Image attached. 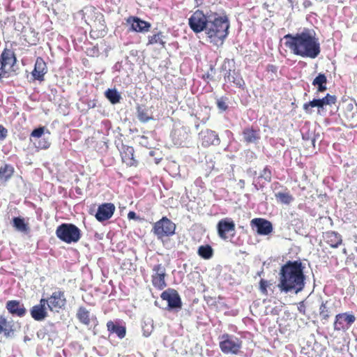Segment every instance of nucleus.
I'll use <instances>...</instances> for the list:
<instances>
[{
  "instance_id": "obj_15",
  "label": "nucleus",
  "mask_w": 357,
  "mask_h": 357,
  "mask_svg": "<svg viewBox=\"0 0 357 357\" xmlns=\"http://www.w3.org/2000/svg\"><path fill=\"white\" fill-rule=\"evenodd\" d=\"M6 308L13 317H24L27 313L24 303L19 300L8 301L6 303Z\"/></svg>"
},
{
  "instance_id": "obj_18",
  "label": "nucleus",
  "mask_w": 357,
  "mask_h": 357,
  "mask_svg": "<svg viewBox=\"0 0 357 357\" xmlns=\"http://www.w3.org/2000/svg\"><path fill=\"white\" fill-rule=\"evenodd\" d=\"M66 304V299L64 295V292L61 291H56L52 293L51 296L49 298V309L52 311L56 310L58 311L59 309L64 307Z\"/></svg>"
},
{
  "instance_id": "obj_13",
  "label": "nucleus",
  "mask_w": 357,
  "mask_h": 357,
  "mask_svg": "<svg viewBox=\"0 0 357 357\" xmlns=\"http://www.w3.org/2000/svg\"><path fill=\"white\" fill-rule=\"evenodd\" d=\"M217 232L221 239L227 240V233L235 231V223L230 218L220 220L216 225Z\"/></svg>"
},
{
  "instance_id": "obj_32",
  "label": "nucleus",
  "mask_w": 357,
  "mask_h": 357,
  "mask_svg": "<svg viewBox=\"0 0 357 357\" xmlns=\"http://www.w3.org/2000/svg\"><path fill=\"white\" fill-rule=\"evenodd\" d=\"M165 38V36L163 33L158 31L152 36H149L147 45L160 44L162 47H165L166 44V42L164 40Z\"/></svg>"
},
{
  "instance_id": "obj_38",
  "label": "nucleus",
  "mask_w": 357,
  "mask_h": 357,
  "mask_svg": "<svg viewBox=\"0 0 357 357\" xmlns=\"http://www.w3.org/2000/svg\"><path fill=\"white\" fill-rule=\"evenodd\" d=\"M153 330V321L151 318H147L142 323L143 335L149 337Z\"/></svg>"
},
{
  "instance_id": "obj_14",
  "label": "nucleus",
  "mask_w": 357,
  "mask_h": 357,
  "mask_svg": "<svg viewBox=\"0 0 357 357\" xmlns=\"http://www.w3.org/2000/svg\"><path fill=\"white\" fill-rule=\"evenodd\" d=\"M126 22L130 26L129 30L135 32L145 33L149 31L151 24L137 16H130Z\"/></svg>"
},
{
  "instance_id": "obj_62",
  "label": "nucleus",
  "mask_w": 357,
  "mask_h": 357,
  "mask_svg": "<svg viewBox=\"0 0 357 357\" xmlns=\"http://www.w3.org/2000/svg\"><path fill=\"white\" fill-rule=\"evenodd\" d=\"M51 91H52V93H56V89H51Z\"/></svg>"
},
{
  "instance_id": "obj_7",
  "label": "nucleus",
  "mask_w": 357,
  "mask_h": 357,
  "mask_svg": "<svg viewBox=\"0 0 357 357\" xmlns=\"http://www.w3.org/2000/svg\"><path fill=\"white\" fill-rule=\"evenodd\" d=\"M219 347L225 354H238L242 347V340L238 337L224 333L219 337Z\"/></svg>"
},
{
  "instance_id": "obj_19",
  "label": "nucleus",
  "mask_w": 357,
  "mask_h": 357,
  "mask_svg": "<svg viewBox=\"0 0 357 357\" xmlns=\"http://www.w3.org/2000/svg\"><path fill=\"white\" fill-rule=\"evenodd\" d=\"M3 334V336L6 340H12L15 336V329L14 325L7 321V319L0 314V335Z\"/></svg>"
},
{
  "instance_id": "obj_42",
  "label": "nucleus",
  "mask_w": 357,
  "mask_h": 357,
  "mask_svg": "<svg viewBox=\"0 0 357 357\" xmlns=\"http://www.w3.org/2000/svg\"><path fill=\"white\" fill-rule=\"evenodd\" d=\"M272 173L270 167L266 166L264 169L260 172L257 179H264L266 182L270 183L271 181Z\"/></svg>"
},
{
  "instance_id": "obj_33",
  "label": "nucleus",
  "mask_w": 357,
  "mask_h": 357,
  "mask_svg": "<svg viewBox=\"0 0 357 357\" xmlns=\"http://www.w3.org/2000/svg\"><path fill=\"white\" fill-rule=\"evenodd\" d=\"M137 119L142 123H147L153 119V116L149 114V110L146 108H143L140 105H137Z\"/></svg>"
},
{
  "instance_id": "obj_41",
  "label": "nucleus",
  "mask_w": 357,
  "mask_h": 357,
  "mask_svg": "<svg viewBox=\"0 0 357 357\" xmlns=\"http://www.w3.org/2000/svg\"><path fill=\"white\" fill-rule=\"evenodd\" d=\"M36 147L40 149H47L50 146L51 142L49 137H46L45 135L41 138L38 139V142H34Z\"/></svg>"
},
{
  "instance_id": "obj_37",
  "label": "nucleus",
  "mask_w": 357,
  "mask_h": 357,
  "mask_svg": "<svg viewBox=\"0 0 357 357\" xmlns=\"http://www.w3.org/2000/svg\"><path fill=\"white\" fill-rule=\"evenodd\" d=\"M50 135V132L48 130H46L44 126H38L34 128L31 132L30 139L32 141V138H35L36 139H38L45 135V134Z\"/></svg>"
},
{
  "instance_id": "obj_21",
  "label": "nucleus",
  "mask_w": 357,
  "mask_h": 357,
  "mask_svg": "<svg viewBox=\"0 0 357 357\" xmlns=\"http://www.w3.org/2000/svg\"><path fill=\"white\" fill-rule=\"evenodd\" d=\"M107 327L110 333L116 334L120 339H122L126 336V328L125 326L121 324L118 321H109L107 323Z\"/></svg>"
},
{
  "instance_id": "obj_59",
  "label": "nucleus",
  "mask_w": 357,
  "mask_h": 357,
  "mask_svg": "<svg viewBox=\"0 0 357 357\" xmlns=\"http://www.w3.org/2000/svg\"><path fill=\"white\" fill-rule=\"evenodd\" d=\"M96 106V104L94 102H89V107H94Z\"/></svg>"
},
{
  "instance_id": "obj_29",
  "label": "nucleus",
  "mask_w": 357,
  "mask_h": 357,
  "mask_svg": "<svg viewBox=\"0 0 357 357\" xmlns=\"http://www.w3.org/2000/svg\"><path fill=\"white\" fill-rule=\"evenodd\" d=\"M13 227L18 231L27 232L29 229L28 224L25 222L24 218L21 216L14 217L12 219Z\"/></svg>"
},
{
  "instance_id": "obj_24",
  "label": "nucleus",
  "mask_w": 357,
  "mask_h": 357,
  "mask_svg": "<svg viewBox=\"0 0 357 357\" xmlns=\"http://www.w3.org/2000/svg\"><path fill=\"white\" fill-rule=\"evenodd\" d=\"M325 238L327 243L333 248H338L342 243V236L334 231H327L325 234Z\"/></svg>"
},
{
  "instance_id": "obj_31",
  "label": "nucleus",
  "mask_w": 357,
  "mask_h": 357,
  "mask_svg": "<svg viewBox=\"0 0 357 357\" xmlns=\"http://www.w3.org/2000/svg\"><path fill=\"white\" fill-rule=\"evenodd\" d=\"M197 254L204 259H210L213 256V249L208 244L201 245L198 248Z\"/></svg>"
},
{
  "instance_id": "obj_36",
  "label": "nucleus",
  "mask_w": 357,
  "mask_h": 357,
  "mask_svg": "<svg viewBox=\"0 0 357 357\" xmlns=\"http://www.w3.org/2000/svg\"><path fill=\"white\" fill-rule=\"evenodd\" d=\"M77 319L80 322L85 325H89L90 318L89 312L84 307H80L77 313Z\"/></svg>"
},
{
  "instance_id": "obj_52",
  "label": "nucleus",
  "mask_w": 357,
  "mask_h": 357,
  "mask_svg": "<svg viewBox=\"0 0 357 357\" xmlns=\"http://www.w3.org/2000/svg\"><path fill=\"white\" fill-rule=\"evenodd\" d=\"M312 3L310 0H303V6L305 8L312 6Z\"/></svg>"
},
{
  "instance_id": "obj_53",
  "label": "nucleus",
  "mask_w": 357,
  "mask_h": 357,
  "mask_svg": "<svg viewBox=\"0 0 357 357\" xmlns=\"http://www.w3.org/2000/svg\"><path fill=\"white\" fill-rule=\"evenodd\" d=\"M91 52H92V54L91 55L92 56H94V55H98V53H99V50H98V48L96 46H94L92 49H91Z\"/></svg>"
},
{
  "instance_id": "obj_10",
  "label": "nucleus",
  "mask_w": 357,
  "mask_h": 357,
  "mask_svg": "<svg viewBox=\"0 0 357 357\" xmlns=\"http://www.w3.org/2000/svg\"><path fill=\"white\" fill-rule=\"evenodd\" d=\"M250 227L260 236H268L273 231L272 222L262 218H253L250 221Z\"/></svg>"
},
{
  "instance_id": "obj_50",
  "label": "nucleus",
  "mask_w": 357,
  "mask_h": 357,
  "mask_svg": "<svg viewBox=\"0 0 357 357\" xmlns=\"http://www.w3.org/2000/svg\"><path fill=\"white\" fill-rule=\"evenodd\" d=\"M128 218L129 220H138L139 217L135 211H130L128 213Z\"/></svg>"
},
{
  "instance_id": "obj_45",
  "label": "nucleus",
  "mask_w": 357,
  "mask_h": 357,
  "mask_svg": "<svg viewBox=\"0 0 357 357\" xmlns=\"http://www.w3.org/2000/svg\"><path fill=\"white\" fill-rule=\"evenodd\" d=\"M153 275H166V269L161 264L155 265L153 267Z\"/></svg>"
},
{
  "instance_id": "obj_8",
  "label": "nucleus",
  "mask_w": 357,
  "mask_h": 357,
  "mask_svg": "<svg viewBox=\"0 0 357 357\" xmlns=\"http://www.w3.org/2000/svg\"><path fill=\"white\" fill-rule=\"evenodd\" d=\"M160 297L162 300L167 302V309L169 311L174 310L178 312L181 309V298L176 290L169 288L161 294Z\"/></svg>"
},
{
  "instance_id": "obj_2",
  "label": "nucleus",
  "mask_w": 357,
  "mask_h": 357,
  "mask_svg": "<svg viewBox=\"0 0 357 357\" xmlns=\"http://www.w3.org/2000/svg\"><path fill=\"white\" fill-rule=\"evenodd\" d=\"M305 265L301 260L287 261L279 272L278 288L281 292H301L305 286L306 275L304 273Z\"/></svg>"
},
{
  "instance_id": "obj_12",
  "label": "nucleus",
  "mask_w": 357,
  "mask_h": 357,
  "mask_svg": "<svg viewBox=\"0 0 357 357\" xmlns=\"http://www.w3.org/2000/svg\"><path fill=\"white\" fill-rule=\"evenodd\" d=\"M199 139L204 147H209L210 146H218L220 139L218 133L210 129H205L199 133Z\"/></svg>"
},
{
  "instance_id": "obj_61",
  "label": "nucleus",
  "mask_w": 357,
  "mask_h": 357,
  "mask_svg": "<svg viewBox=\"0 0 357 357\" xmlns=\"http://www.w3.org/2000/svg\"><path fill=\"white\" fill-rule=\"evenodd\" d=\"M320 137V134L319 132L316 133V140Z\"/></svg>"
},
{
  "instance_id": "obj_35",
  "label": "nucleus",
  "mask_w": 357,
  "mask_h": 357,
  "mask_svg": "<svg viewBox=\"0 0 357 357\" xmlns=\"http://www.w3.org/2000/svg\"><path fill=\"white\" fill-rule=\"evenodd\" d=\"M166 275H153L152 284L158 289L162 290L167 287L165 278Z\"/></svg>"
},
{
  "instance_id": "obj_5",
  "label": "nucleus",
  "mask_w": 357,
  "mask_h": 357,
  "mask_svg": "<svg viewBox=\"0 0 357 357\" xmlns=\"http://www.w3.org/2000/svg\"><path fill=\"white\" fill-rule=\"evenodd\" d=\"M56 236L61 241L66 243H75L79 241L82 231L73 223H62L56 229Z\"/></svg>"
},
{
  "instance_id": "obj_23",
  "label": "nucleus",
  "mask_w": 357,
  "mask_h": 357,
  "mask_svg": "<svg viewBox=\"0 0 357 357\" xmlns=\"http://www.w3.org/2000/svg\"><path fill=\"white\" fill-rule=\"evenodd\" d=\"M121 157L123 162L129 166H136L137 161L134 159V149L132 146H123Z\"/></svg>"
},
{
  "instance_id": "obj_9",
  "label": "nucleus",
  "mask_w": 357,
  "mask_h": 357,
  "mask_svg": "<svg viewBox=\"0 0 357 357\" xmlns=\"http://www.w3.org/2000/svg\"><path fill=\"white\" fill-rule=\"evenodd\" d=\"M337 97L334 95L327 93L322 98H314L312 100L305 102L303 106V110L307 114L312 113V107H317L319 109H323L326 105H331L336 102Z\"/></svg>"
},
{
  "instance_id": "obj_64",
  "label": "nucleus",
  "mask_w": 357,
  "mask_h": 357,
  "mask_svg": "<svg viewBox=\"0 0 357 357\" xmlns=\"http://www.w3.org/2000/svg\"><path fill=\"white\" fill-rule=\"evenodd\" d=\"M199 125H196V126H195V127H196V129H197V130L199 128Z\"/></svg>"
},
{
  "instance_id": "obj_4",
  "label": "nucleus",
  "mask_w": 357,
  "mask_h": 357,
  "mask_svg": "<svg viewBox=\"0 0 357 357\" xmlns=\"http://www.w3.org/2000/svg\"><path fill=\"white\" fill-rule=\"evenodd\" d=\"M220 71L224 73L225 82H232L237 87L242 89L245 88V81L240 71L236 70V63L234 59H230L226 58L220 67Z\"/></svg>"
},
{
  "instance_id": "obj_16",
  "label": "nucleus",
  "mask_w": 357,
  "mask_h": 357,
  "mask_svg": "<svg viewBox=\"0 0 357 357\" xmlns=\"http://www.w3.org/2000/svg\"><path fill=\"white\" fill-rule=\"evenodd\" d=\"M115 211V206L112 203H103L98 206L95 217L98 222H102L112 218Z\"/></svg>"
},
{
  "instance_id": "obj_49",
  "label": "nucleus",
  "mask_w": 357,
  "mask_h": 357,
  "mask_svg": "<svg viewBox=\"0 0 357 357\" xmlns=\"http://www.w3.org/2000/svg\"><path fill=\"white\" fill-rule=\"evenodd\" d=\"M46 305L49 307V298L47 299L45 298H41L39 301V304L37 305L46 308Z\"/></svg>"
},
{
  "instance_id": "obj_48",
  "label": "nucleus",
  "mask_w": 357,
  "mask_h": 357,
  "mask_svg": "<svg viewBox=\"0 0 357 357\" xmlns=\"http://www.w3.org/2000/svg\"><path fill=\"white\" fill-rule=\"evenodd\" d=\"M8 136V130L0 124V141H3Z\"/></svg>"
},
{
  "instance_id": "obj_3",
  "label": "nucleus",
  "mask_w": 357,
  "mask_h": 357,
  "mask_svg": "<svg viewBox=\"0 0 357 357\" xmlns=\"http://www.w3.org/2000/svg\"><path fill=\"white\" fill-rule=\"evenodd\" d=\"M284 45L294 55L303 58L315 59L320 52L321 47L318 38L314 31L304 29L296 34L288 33L284 36Z\"/></svg>"
},
{
  "instance_id": "obj_30",
  "label": "nucleus",
  "mask_w": 357,
  "mask_h": 357,
  "mask_svg": "<svg viewBox=\"0 0 357 357\" xmlns=\"http://www.w3.org/2000/svg\"><path fill=\"white\" fill-rule=\"evenodd\" d=\"M105 96L112 104L120 102L121 96L116 89H108L105 92Z\"/></svg>"
},
{
  "instance_id": "obj_54",
  "label": "nucleus",
  "mask_w": 357,
  "mask_h": 357,
  "mask_svg": "<svg viewBox=\"0 0 357 357\" xmlns=\"http://www.w3.org/2000/svg\"><path fill=\"white\" fill-rule=\"evenodd\" d=\"M247 172L248 174H250V176H255L257 174V171L252 170V169H248Z\"/></svg>"
},
{
  "instance_id": "obj_40",
  "label": "nucleus",
  "mask_w": 357,
  "mask_h": 357,
  "mask_svg": "<svg viewBox=\"0 0 357 357\" xmlns=\"http://www.w3.org/2000/svg\"><path fill=\"white\" fill-rule=\"evenodd\" d=\"M275 197L284 204H289L294 200L293 197L288 192H279L275 194Z\"/></svg>"
},
{
  "instance_id": "obj_27",
  "label": "nucleus",
  "mask_w": 357,
  "mask_h": 357,
  "mask_svg": "<svg viewBox=\"0 0 357 357\" xmlns=\"http://www.w3.org/2000/svg\"><path fill=\"white\" fill-rule=\"evenodd\" d=\"M327 77L324 73H319L312 81V85L317 87V93H323L327 90Z\"/></svg>"
},
{
  "instance_id": "obj_26",
  "label": "nucleus",
  "mask_w": 357,
  "mask_h": 357,
  "mask_svg": "<svg viewBox=\"0 0 357 357\" xmlns=\"http://www.w3.org/2000/svg\"><path fill=\"white\" fill-rule=\"evenodd\" d=\"M31 317L37 321H42L46 319L48 314L47 309L37 305H33L30 310Z\"/></svg>"
},
{
  "instance_id": "obj_22",
  "label": "nucleus",
  "mask_w": 357,
  "mask_h": 357,
  "mask_svg": "<svg viewBox=\"0 0 357 357\" xmlns=\"http://www.w3.org/2000/svg\"><path fill=\"white\" fill-rule=\"evenodd\" d=\"M15 172L14 167L10 164H4L0 167V185H5L13 177Z\"/></svg>"
},
{
  "instance_id": "obj_20",
  "label": "nucleus",
  "mask_w": 357,
  "mask_h": 357,
  "mask_svg": "<svg viewBox=\"0 0 357 357\" xmlns=\"http://www.w3.org/2000/svg\"><path fill=\"white\" fill-rule=\"evenodd\" d=\"M242 135L243 142L247 144H257L261 139L259 129L255 128L253 126L244 128L242 132Z\"/></svg>"
},
{
  "instance_id": "obj_57",
  "label": "nucleus",
  "mask_w": 357,
  "mask_h": 357,
  "mask_svg": "<svg viewBox=\"0 0 357 357\" xmlns=\"http://www.w3.org/2000/svg\"><path fill=\"white\" fill-rule=\"evenodd\" d=\"M204 78L211 80L213 79V76H211V75L208 72L204 75Z\"/></svg>"
},
{
  "instance_id": "obj_25",
  "label": "nucleus",
  "mask_w": 357,
  "mask_h": 357,
  "mask_svg": "<svg viewBox=\"0 0 357 357\" xmlns=\"http://www.w3.org/2000/svg\"><path fill=\"white\" fill-rule=\"evenodd\" d=\"M17 59L15 53L10 49L5 48L0 56V63L3 66H13L16 63Z\"/></svg>"
},
{
  "instance_id": "obj_39",
  "label": "nucleus",
  "mask_w": 357,
  "mask_h": 357,
  "mask_svg": "<svg viewBox=\"0 0 357 357\" xmlns=\"http://www.w3.org/2000/svg\"><path fill=\"white\" fill-rule=\"evenodd\" d=\"M229 98L227 96H221L216 100V105L220 112L228 109Z\"/></svg>"
},
{
  "instance_id": "obj_43",
  "label": "nucleus",
  "mask_w": 357,
  "mask_h": 357,
  "mask_svg": "<svg viewBox=\"0 0 357 357\" xmlns=\"http://www.w3.org/2000/svg\"><path fill=\"white\" fill-rule=\"evenodd\" d=\"M329 307L326 306V303L322 302L319 307V314L323 320L327 321L330 317Z\"/></svg>"
},
{
  "instance_id": "obj_55",
  "label": "nucleus",
  "mask_w": 357,
  "mask_h": 357,
  "mask_svg": "<svg viewBox=\"0 0 357 357\" xmlns=\"http://www.w3.org/2000/svg\"><path fill=\"white\" fill-rule=\"evenodd\" d=\"M238 185L240 186L241 189H243L245 188V181L243 179H240Z\"/></svg>"
},
{
  "instance_id": "obj_51",
  "label": "nucleus",
  "mask_w": 357,
  "mask_h": 357,
  "mask_svg": "<svg viewBox=\"0 0 357 357\" xmlns=\"http://www.w3.org/2000/svg\"><path fill=\"white\" fill-rule=\"evenodd\" d=\"M6 66H3L2 63H0V81L6 74V71L5 70Z\"/></svg>"
},
{
  "instance_id": "obj_58",
  "label": "nucleus",
  "mask_w": 357,
  "mask_h": 357,
  "mask_svg": "<svg viewBox=\"0 0 357 357\" xmlns=\"http://www.w3.org/2000/svg\"><path fill=\"white\" fill-rule=\"evenodd\" d=\"M30 340H31V338L29 337L28 336L26 335V336L24 337V342H26L30 341Z\"/></svg>"
},
{
  "instance_id": "obj_17",
  "label": "nucleus",
  "mask_w": 357,
  "mask_h": 357,
  "mask_svg": "<svg viewBox=\"0 0 357 357\" xmlns=\"http://www.w3.org/2000/svg\"><path fill=\"white\" fill-rule=\"evenodd\" d=\"M47 73V67L46 63L41 57H38L35 62L34 68L31 73L32 81L43 82Z\"/></svg>"
},
{
  "instance_id": "obj_6",
  "label": "nucleus",
  "mask_w": 357,
  "mask_h": 357,
  "mask_svg": "<svg viewBox=\"0 0 357 357\" xmlns=\"http://www.w3.org/2000/svg\"><path fill=\"white\" fill-rule=\"evenodd\" d=\"M176 229V224L166 216H164L154 223L151 231L158 240L163 241L164 238L173 236L175 234Z\"/></svg>"
},
{
  "instance_id": "obj_28",
  "label": "nucleus",
  "mask_w": 357,
  "mask_h": 357,
  "mask_svg": "<svg viewBox=\"0 0 357 357\" xmlns=\"http://www.w3.org/2000/svg\"><path fill=\"white\" fill-rule=\"evenodd\" d=\"M302 139L312 145L313 147L315 146L316 142V132L314 130H311L310 128H303L301 130Z\"/></svg>"
},
{
  "instance_id": "obj_63",
  "label": "nucleus",
  "mask_w": 357,
  "mask_h": 357,
  "mask_svg": "<svg viewBox=\"0 0 357 357\" xmlns=\"http://www.w3.org/2000/svg\"><path fill=\"white\" fill-rule=\"evenodd\" d=\"M289 3H293L294 0H287Z\"/></svg>"
},
{
  "instance_id": "obj_44",
  "label": "nucleus",
  "mask_w": 357,
  "mask_h": 357,
  "mask_svg": "<svg viewBox=\"0 0 357 357\" xmlns=\"http://www.w3.org/2000/svg\"><path fill=\"white\" fill-rule=\"evenodd\" d=\"M271 285V283L264 280V279H261L260 281H259V289H260V291L264 294V295H267L268 294V291H267V287Z\"/></svg>"
},
{
  "instance_id": "obj_56",
  "label": "nucleus",
  "mask_w": 357,
  "mask_h": 357,
  "mask_svg": "<svg viewBox=\"0 0 357 357\" xmlns=\"http://www.w3.org/2000/svg\"><path fill=\"white\" fill-rule=\"evenodd\" d=\"M252 185H254L255 188L257 190H259L260 188H262L264 187V185H261V184L258 185L257 183H255V181H253Z\"/></svg>"
},
{
  "instance_id": "obj_60",
  "label": "nucleus",
  "mask_w": 357,
  "mask_h": 357,
  "mask_svg": "<svg viewBox=\"0 0 357 357\" xmlns=\"http://www.w3.org/2000/svg\"><path fill=\"white\" fill-rule=\"evenodd\" d=\"M210 70H211V72H213V71H214V70H215V68H214V67H213L212 65H211V66H210Z\"/></svg>"
},
{
  "instance_id": "obj_34",
  "label": "nucleus",
  "mask_w": 357,
  "mask_h": 357,
  "mask_svg": "<svg viewBox=\"0 0 357 357\" xmlns=\"http://www.w3.org/2000/svg\"><path fill=\"white\" fill-rule=\"evenodd\" d=\"M54 324L52 323H47L36 333V336L40 340H43L46 336H50V333L53 331Z\"/></svg>"
},
{
  "instance_id": "obj_1",
  "label": "nucleus",
  "mask_w": 357,
  "mask_h": 357,
  "mask_svg": "<svg viewBox=\"0 0 357 357\" xmlns=\"http://www.w3.org/2000/svg\"><path fill=\"white\" fill-rule=\"evenodd\" d=\"M188 26L195 33L205 32L209 42L222 45L229 34V20L227 15L206 10H195L188 18Z\"/></svg>"
},
{
  "instance_id": "obj_46",
  "label": "nucleus",
  "mask_w": 357,
  "mask_h": 357,
  "mask_svg": "<svg viewBox=\"0 0 357 357\" xmlns=\"http://www.w3.org/2000/svg\"><path fill=\"white\" fill-rule=\"evenodd\" d=\"M347 118L351 121V125L353 126H357V112H352V113H347Z\"/></svg>"
},
{
  "instance_id": "obj_47",
  "label": "nucleus",
  "mask_w": 357,
  "mask_h": 357,
  "mask_svg": "<svg viewBox=\"0 0 357 357\" xmlns=\"http://www.w3.org/2000/svg\"><path fill=\"white\" fill-rule=\"evenodd\" d=\"M298 312L303 314L306 315V301H302L298 303Z\"/></svg>"
},
{
  "instance_id": "obj_11",
  "label": "nucleus",
  "mask_w": 357,
  "mask_h": 357,
  "mask_svg": "<svg viewBox=\"0 0 357 357\" xmlns=\"http://www.w3.org/2000/svg\"><path fill=\"white\" fill-rule=\"evenodd\" d=\"M356 317L353 314L344 312L335 316L334 329L336 331H345L355 321Z\"/></svg>"
}]
</instances>
